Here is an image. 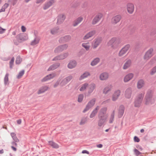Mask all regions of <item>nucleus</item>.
Listing matches in <instances>:
<instances>
[{
  "instance_id": "32",
  "label": "nucleus",
  "mask_w": 156,
  "mask_h": 156,
  "mask_svg": "<svg viewBox=\"0 0 156 156\" xmlns=\"http://www.w3.org/2000/svg\"><path fill=\"white\" fill-rule=\"evenodd\" d=\"M95 85L94 83L90 84L89 87V90L88 91V93L90 94L92 93L95 88Z\"/></svg>"
},
{
  "instance_id": "54",
  "label": "nucleus",
  "mask_w": 156,
  "mask_h": 156,
  "mask_svg": "<svg viewBox=\"0 0 156 156\" xmlns=\"http://www.w3.org/2000/svg\"><path fill=\"white\" fill-rule=\"evenodd\" d=\"M60 80H59V79L57 80V81L55 83V84L54 85V87H55V88L56 87L60 84Z\"/></svg>"
},
{
  "instance_id": "36",
  "label": "nucleus",
  "mask_w": 156,
  "mask_h": 156,
  "mask_svg": "<svg viewBox=\"0 0 156 156\" xmlns=\"http://www.w3.org/2000/svg\"><path fill=\"white\" fill-rule=\"evenodd\" d=\"M100 61V59L98 58H96L92 61L91 63V65L94 66L97 65Z\"/></svg>"
},
{
  "instance_id": "23",
  "label": "nucleus",
  "mask_w": 156,
  "mask_h": 156,
  "mask_svg": "<svg viewBox=\"0 0 156 156\" xmlns=\"http://www.w3.org/2000/svg\"><path fill=\"white\" fill-rule=\"evenodd\" d=\"M60 64L59 63H57L51 65L48 69V71L53 70L59 66Z\"/></svg>"
},
{
  "instance_id": "21",
  "label": "nucleus",
  "mask_w": 156,
  "mask_h": 156,
  "mask_svg": "<svg viewBox=\"0 0 156 156\" xmlns=\"http://www.w3.org/2000/svg\"><path fill=\"white\" fill-rule=\"evenodd\" d=\"M76 65L77 63L76 61L72 60L68 63L67 66L69 68L72 69L76 67Z\"/></svg>"
},
{
  "instance_id": "37",
  "label": "nucleus",
  "mask_w": 156,
  "mask_h": 156,
  "mask_svg": "<svg viewBox=\"0 0 156 156\" xmlns=\"http://www.w3.org/2000/svg\"><path fill=\"white\" fill-rule=\"evenodd\" d=\"M9 74L6 73L4 78V84L5 85H8L9 84Z\"/></svg>"
},
{
  "instance_id": "39",
  "label": "nucleus",
  "mask_w": 156,
  "mask_h": 156,
  "mask_svg": "<svg viewBox=\"0 0 156 156\" xmlns=\"http://www.w3.org/2000/svg\"><path fill=\"white\" fill-rule=\"evenodd\" d=\"M39 39L38 38H35L34 40L32 41L30 43V44L31 45L34 46L38 44L39 42Z\"/></svg>"
},
{
  "instance_id": "41",
  "label": "nucleus",
  "mask_w": 156,
  "mask_h": 156,
  "mask_svg": "<svg viewBox=\"0 0 156 156\" xmlns=\"http://www.w3.org/2000/svg\"><path fill=\"white\" fill-rule=\"evenodd\" d=\"M58 30L59 28L58 27L54 28L51 30V33L52 34H56L58 32Z\"/></svg>"
},
{
  "instance_id": "16",
  "label": "nucleus",
  "mask_w": 156,
  "mask_h": 156,
  "mask_svg": "<svg viewBox=\"0 0 156 156\" xmlns=\"http://www.w3.org/2000/svg\"><path fill=\"white\" fill-rule=\"evenodd\" d=\"M55 2V1L54 0H51L45 2L43 8V9L44 10H46L48 9Z\"/></svg>"
},
{
  "instance_id": "17",
  "label": "nucleus",
  "mask_w": 156,
  "mask_h": 156,
  "mask_svg": "<svg viewBox=\"0 0 156 156\" xmlns=\"http://www.w3.org/2000/svg\"><path fill=\"white\" fill-rule=\"evenodd\" d=\"M65 18L66 16L63 14L59 15L58 16L57 23L58 24L62 23L64 21Z\"/></svg>"
},
{
  "instance_id": "7",
  "label": "nucleus",
  "mask_w": 156,
  "mask_h": 156,
  "mask_svg": "<svg viewBox=\"0 0 156 156\" xmlns=\"http://www.w3.org/2000/svg\"><path fill=\"white\" fill-rule=\"evenodd\" d=\"M153 49L150 48L145 53L144 56V58L145 60H148L151 58L153 55Z\"/></svg>"
},
{
  "instance_id": "35",
  "label": "nucleus",
  "mask_w": 156,
  "mask_h": 156,
  "mask_svg": "<svg viewBox=\"0 0 156 156\" xmlns=\"http://www.w3.org/2000/svg\"><path fill=\"white\" fill-rule=\"evenodd\" d=\"M131 64V61L130 60H127L124 64L123 68L126 69L129 67Z\"/></svg>"
},
{
  "instance_id": "28",
  "label": "nucleus",
  "mask_w": 156,
  "mask_h": 156,
  "mask_svg": "<svg viewBox=\"0 0 156 156\" xmlns=\"http://www.w3.org/2000/svg\"><path fill=\"white\" fill-rule=\"evenodd\" d=\"M112 87L111 85H108L103 90V93L106 94L110 91L112 89Z\"/></svg>"
},
{
  "instance_id": "14",
  "label": "nucleus",
  "mask_w": 156,
  "mask_h": 156,
  "mask_svg": "<svg viewBox=\"0 0 156 156\" xmlns=\"http://www.w3.org/2000/svg\"><path fill=\"white\" fill-rule=\"evenodd\" d=\"M102 15L101 14L98 13L97 14L92 21V24L94 25L98 22L102 18Z\"/></svg>"
},
{
  "instance_id": "60",
  "label": "nucleus",
  "mask_w": 156,
  "mask_h": 156,
  "mask_svg": "<svg viewBox=\"0 0 156 156\" xmlns=\"http://www.w3.org/2000/svg\"><path fill=\"white\" fill-rule=\"evenodd\" d=\"M21 30L22 32H25L26 30V27L23 26H22L21 27Z\"/></svg>"
},
{
  "instance_id": "13",
  "label": "nucleus",
  "mask_w": 156,
  "mask_h": 156,
  "mask_svg": "<svg viewBox=\"0 0 156 156\" xmlns=\"http://www.w3.org/2000/svg\"><path fill=\"white\" fill-rule=\"evenodd\" d=\"M56 74L55 73L50 74L47 75L44 77L43 79H42L41 80V81L42 82H44L50 80L51 79L53 78L56 76Z\"/></svg>"
},
{
  "instance_id": "51",
  "label": "nucleus",
  "mask_w": 156,
  "mask_h": 156,
  "mask_svg": "<svg viewBox=\"0 0 156 156\" xmlns=\"http://www.w3.org/2000/svg\"><path fill=\"white\" fill-rule=\"evenodd\" d=\"M87 121V120L85 118L82 119L80 123V124L81 125L84 124Z\"/></svg>"
},
{
  "instance_id": "29",
  "label": "nucleus",
  "mask_w": 156,
  "mask_h": 156,
  "mask_svg": "<svg viewBox=\"0 0 156 156\" xmlns=\"http://www.w3.org/2000/svg\"><path fill=\"white\" fill-rule=\"evenodd\" d=\"M90 75V73L88 72H86L82 74L79 78L80 80H81L85 78H87Z\"/></svg>"
},
{
  "instance_id": "6",
  "label": "nucleus",
  "mask_w": 156,
  "mask_h": 156,
  "mask_svg": "<svg viewBox=\"0 0 156 156\" xmlns=\"http://www.w3.org/2000/svg\"><path fill=\"white\" fill-rule=\"evenodd\" d=\"M68 45L67 44H64L58 46L54 50V52L58 53L64 50H66Z\"/></svg>"
},
{
  "instance_id": "15",
  "label": "nucleus",
  "mask_w": 156,
  "mask_h": 156,
  "mask_svg": "<svg viewBox=\"0 0 156 156\" xmlns=\"http://www.w3.org/2000/svg\"><path fill=\"white\" fill-rule=\"evenodd\" d=\"M121 18V16L120 15H117L112 18V23L113 24H116L120 21Z\"/></svg>"
},
{
  "instance_id": "31",
  "label": "nucleus",
  "mask_w": 156,
  "mask_h": 156,
  "mask_svg": "<svg viewBox=\"0 0 156 156\" xmlns=\"http://www.w3.org/2000/svg\"><path fill=\"white\" fill-rule=\"evenodd\" d=\"M144 84V80L142 79L139 80L137 83V87L138 88L140 89L142 87Z\"/></svg>"
},
{
  "instance_id": "53",
  "label": "nucleus",
  "mask_w": 156,
  "mask_h": 156,
  "mask_svg": "<svg viewBox=\"0 0 156 156\" xmlns=\"http://www.w3.org/2000/svg\"><path fill=\"white\" fill-rule=\"evenodd\" d=\"M156 73V66L153 67L151 69V75H153Z\"/></svg>"
},
{
  "instance_id": "4",
  "label": "nucleus",
  "mask_w": 156,
  "mask_h": 156,
  "mask_svg": "<svg viewBox=\"0 0 156 156\" xmlns=\"http://www.w3.org/2000/svg\"><path fill=\"white\" fill-rule=\"evenodd\" d=\"M144 96V94L141 93L139 94L135 98L134 102V105L136 107L140 106Z\"/></svg>"
},
{
  "instance_id": "61",
  "label": "nucleus",
  "mask_w": 156,
  "mask_h": 156,
  "mask_svg": "<svg viewBox=\"0 0 156 156\" xmlns=\"http://www.w3.org/2000/svg\"><path fill=\"white\" fill-rule=\"evenodd\" d=\"M110 99H107V100L105 101H104L102 103L103 104H106V103H109L110 102Z\"/></svg>"
},
{
  "instance_id": "20",
  "label": "nucleus",
  "mask_w": 156,
  "mask_h": 156,
  "mask_svg": "<svg viewBox=\"0 0 156 156\" xmlns=\"http://www.w3.org/2000/svg\"><path fill=\"white\" fill-rule=\"evenodd\" d=\"M101 41V38L99 37L95 39L94 40V42L93 45V48L94 49H95L100 44Z\"/></svg>"
},
{
  "instance_id": "59",
  "label": "nucleus",
  "mask_w": 156,
  "mask_h": 156,
  "mask_svg": "<svg viewBox=\"0 0 156 156\" xmlns=\"http://www.w3.org/2000/svg\"><path fill=\"white\" fill-rule=\"evenodd\" d=\"M9 6V4L8 3H5L4 5L2 6L5 10V9L7 8Z\"/></svg>"
},
{
  "instance_id": "12",
  "label": "nucleus",
  "mask_w": 156,
  "mask_h": 156,
  "mask_svg": "<svg viewBox=\"0 0 156 156\" xmlns=\"http://www.w3.org/2000/svg\"><path fill=\"white\" fill-rule=\"evenodd\" d=\"M125 110V107L123 105L119 107L118 109V117L120 118L123 116Z\"/></svg>"
},
{
  "instance_id": "42",
  "label": "nucleus",
  "mask_w": 156,
  "mask_h": 156,
  "mask_svg": "<svg viewBox=\"0 0 156 156\" xmlns=\"http://www.w3.org/2000/svg\"><path fill=\"white\" fill-rule=\"evenodd\" d=\"M63 58L62 55L61 54L60 55L55 56L53 59L52 60L53 61H55L57 60H62L64 59Z\"/></svg>"
},
{
  "instance_id": "52",
  "label": "nucleus",
  "mask_w": 156,
  "mask_h": 156,
  "mask_svg": "<svg viewBox=\"0 0 156 156\" xmlns=\"http://www.w3.org/2000/svg\"><path fill=\"white\" fill-rule=\"evenodd\" d=\"M73 77L72 76L69 75V76L66 77L65 78L66 79V81L68 83L73 79Z\"/></svg>"
},
{
  "instance_id": "44",
  "label": "nucleus",
  "mask_w": 156,
  "mask_h": 156,
  "mask_svg": "<svg viewBox=\"0 0 156 156\" xmlns=\"http://www.w3.org/2000/svg\"><path fill=\"white\" fill-rule=\"evenodd\" d=\"M25 70H22L18 74L17 76V78L18 79L20 78L23 75L24 73Z\"/></svg>"
},
{
  "instance_id": "18",
  "label": "nucleus",
  "mask_w": 156,
  "mask_h": 156,
  "mask_svg": "<svg viewBox=\"0 0 156 156\" xmlns=\"http://www.w3.org/2000/svg\"><path fill=\"white\" fill-rule=\"evenodd\" d=\"M121 91L119 90L115 91L113 95L112 100L113 101H116L120 94Z\"/></svg>"
},
{
  "instance_id": "40",
  "label": "nucleus",
  "mask_w": 156,
  "mask_h": 156,
  "mask_svg": "<svg viewBox=\"0 0 156 156\" xmlns=\"http://www.w3.org/2000/svg\"><path fill=\"white\" fill-rule=\"evenodd\" d=\"M115 114V111L113 110L111 115L110 119L109 121V123H112L113 122L114 120Z\"/></svg>"
},
{
  "instance_id": "63",
  "label": "nucleus",
  "mask_w": 156,
  "mask_h": 156,
  "mask_svg": "<svg viewBox=\"0 0 156 156\" xmlns=\"http://www.w3.org/2000/svg\"><path fill=\"white\" fill-rule=\"evenodd\" d=\"M45 0H37L36 2L37 4H39L40 3H41L44 2Z\"/></svg>"
},
{
  "instance_id": "49",
  "label": "nucleus",
  "mask_w": 156,
  "mask_h": 156,
  "mask_svg": "<svg viewBox=\"0 0 156 156\" xmlns=\"http://www.w3.org/2000/svg\"><path fill=\"white\" fill-rule=\"evenodd\" d=\"M18 0H8V2L12 4L13 6L15 5L17 2Z\"/></svg>"
},
{
  "instance_id": "38",
  "label": "nucleus",
  "mask_w": 156,
  "mask_h": 156,
  "mask_svg": "<svg viewBox=\"0 0 156 156\" xmlns=\"http://www.w3.org/2000/svg\"><path fill=\"white\" fill-rule=\"evenodd\" d=\"M10 135L14 141L16 142H18L19 141V140L16 136V134L14 133H11Z\"/></svg>"
},
{
  "instance_id": "26",
  "label": "nucleus",
  "mask_w": 156,
  "mask_h": 156,
  "mask_svg": "<svg viewBox=\"0 0 156 156\" xmlns=\"http://www.w3.org/2000/svg\"><path fill=\"white\" fill-rule=\"evenodd\" d=\"M95 33V30H93L91 31L87 34H86L84 37L83 39L84 40H86L89 39V38L93 36Z\"/></svg>"
},
{
  "instance_id": "58",
  "label": "nucleus",
  "mask_w": 156,
  "mask_h": 156,
  "mask_svg": "<svg viewBox=\"0 0 156 156\" xmlns=\"http://www.w3.org/2000/svg\"><path fill=\"white\" fill-rule=\"evenodd\" d=\"M134 140L135 142H139L140 141V139L136 136H135L134 138Z\"/></svg>"
},
{
  "instance_id": "62",
  "label": "nucleus",
  "mask_w": 156,
  "mask_h": 156,
  "mask_svg": "<svg viewBox=\"0 0 156 156\" xmlns=\"http://www.w3.org/2000/svg\"><path fill=\"white\" fill-rule=\"evenodd\" d=\"M16 142L15 141L12 142L11 143V144L12 145V146H17V144H16Z\"/></svg>"
},
{
  "instance_id": "47",
  "label": "nucleus",
  "mask_w": 156,
  "mask_h": 156,
  "mask_svg": "<svg viewBox=\"0 0 156 156\" xmlns=\"http://www.w3.org/2000/svg\"><path fill=\"white\" fill-rule=\"evenodd\" d=\"M83 94H79L78 97V101L79 102H81L83 98Z\"/></svg>"
},
{
  "instance_id": "8",
  "label": "nucleus",
  "mask_w": 156,
  "mask_h": 156,
  "mask_svg": "<svg viewBox=\"0 0 156 156\" xmlns=\"http://www.w3.org/2000/svg\"><path fill=\"white\" fill-rule=\"evenodd\" d=\"M96 99L95 98H93L90 100L87 103L86 108L83 111V112L85 113L91 107H92L95 104Z\"/></svg>"
},
{
  "instance_id": "48",
  "label": "nucleus",
  "mask_w": 156,
  "mask_h": 156,
  "mask_svg": "<svg viewBox=\"0 0 156 156\" xmlns=\"http://www.w3.org/2000/svg\"><path fill=\"white\" fill-rule=\"evenodd\" d=\"M14 58V57L12 58L9 62V67L10 69H12L13 65Z\"/></svg>"
},
{
  "instance_id": "27",
  "label": "nucleus",
  "mask_w": 156,
  "mask_h": 156,
  "mask_svg": "<svg viewBox=\"0 0 156 156\" xmlns=\"http://www.w3.org/2000/svg\"><path fill=\"white\" fill-rule=\"evenodd\" d=\"M100 107L99 106H97L96 108L91 113L90 116V118H93L95 116L98 112V111Z\"/></svg>"
},
{
  "instance_id": "64",
  "label": "nucleus",
  "mask_w": 156,
  "mask_h": 156,
  "mask_svg": "<svg viewBox=\"0 0 156 156\" xmlns=\"http://www.w3.org/2000/svg\"><path fill=\"white\" fill-rule=\"evenodd\" d=\"M82 153L83 154L86 153L88 154H89V151L86 150H83L82 151Z\"/></svg>"
},
{
  "instance_id": "46",
  "label": "nucleus",
  "mask_w": 156,
  "mask_h": 156,
  "mask_svg": "<svg viewBox=\"0 0 156 156\" xmlns=\"http://www.w3.org/2000/svg\"><path fill=\"white\" fill-rule=\"evenodd\" d=\"M88 84L87 83H85L83 84L81 87L80 88V91H82L84 90L87 87Z\"/></svg>"
},
{
  "instance_id": "11",
  "label": "nucleus",
  "mask_w": 156,
  "mask_h": 156,
  "mask_svg": "<svg viewBox=\"0 0 156 156\" xmlns=\"http://www.w3.org/2000/svg\"><path fill=\"white\" fill-rule=\"evenodd\" d=\"M71 39V37L70 35H66L61 37L59 40V42L60 43H62L69 41Z\"/></svg>"
},
{
  "instance_id": "30",
  "label": "nucleus",
  "mask_w": 156,
  "mask_h": 156,
  "mask_svg": "<svg viewBox=\"0 0 156 156\" xmlns=\"http://www.w3.org/2000/svg\"><path fill=\"white\" fill-rule=\"evenodd\" d=\"M98 126L101 127L104 125L105 123L106 122L107 119L100 118H98Z\"/></svg>"
},
{
  "instance_id": "45",
  "label": "nucleus",
  "mask_w": 156,
  "mask_h": 156,
  "mask_svg": "<svg viewBox=\"0 0 156 156\" xmlns=\"http://www.w3.org/2000/svg\"><path fill=\"white\" fill-rule=\"evenodd\" d=\"M68 82L66 81L65 78L63 79L60 83V85L61 87H63Z\"/></svg>"
},
{
  "instance_id": "57",
  "label": "nucleus",
  "mask_w": 156,
  "mask_h": 156,
  "mask_svg": "<svg viewBox=\"0 0 156 156\" xmlns=\"http://www.w3.org/2000/svg\"><path fill=\"white\" fill-rule=\"evenodd\" d=\"M6 29L0 27V34H2L5 32Z\"/></svg>"
},
{
  "instance_id": "50",
  "label": "nucleus",
  "mask_w": 156,
  "mask_h": 156,
  "mask_svg": "<svg viewBox=\"0 0 156 156\" xmlns=\"http://www.w3.org/2000/svg\"><path fill=\"white\" fill-rule=\"evenodd\" d=\"M22 61V59L20 57H17L16 61V64H20Z\"/></svg>"
},
{
  "instance_id": "5",
  "label": "nucleus",
  "mask_w": 156,
  "mask_h": 156,
  "mask_svg": "<svg viewBox=\"0 0 156 156\" xmlns=\"http://www.w3.org/2000/svg\"><path fill=\"white\" fill-rule=\"evenodd\" d=\"M119 43V41L118 40H117L115 37H113L109 41L108 44L111 46L112 48H115L117 47Z\"/></svg>"
},
{
  "instance_id": "34",
  "label": "nucleus",
  "mask_w": 156,
  "mask_h": 156,
  "mask_svg": "<svg viewBox=\"0 0 156 156\" xmlns=\"http://www.w3.org/2000/svg\"><path fill=\"white\" fill-rule=\"evenodd\" d=\"M49 144L53 148H58L59 147L58 145L54 142L50 141L48 142Z\"/></svg>"
},
{
  "instance_id": "10",
  "label": "nucleus",
  "mask_w": 156,
  "mask_h": 156,
  "mask_svg": "<svg viewBox=\"0 0 156 156\" xmlns=\"http://www.w3.org/2000/svg\"><path fill=\"white\" fill-rule=\"evenodd\" d=\"M132 93V88L128 87L126 90L125 93V96L126 98L129 99L130 98Z\"/></svg>"
},
{
  "instance_id": "25",
  "label": "nucleus",
  "mask_w": 156,
  "mask_h": 156,
  "mask_svg": "<svg viewBox=\"0 0 156 156\" xmlns=\"http://www.w3.org/2000/svg\"><path fill=\"white\" fill-rule=\"evenodd\" d=\"M83 17L81 16L78 17L74 21L73 26L74 27L76 26L83 20Z\"/></svg>"
},
{
  "instance_id": "33",
  "label": "nucleus",
  "mask_w": 156,
  "mask_h": 156,
  "mask_svg": "<svg viewBox=\"0 0 156 156\" xmlns=\"http://www.w3.org/2000/svg\"><path fill=\"white\" fill-rule=\"evenodd\" d=\"M48 87L46 86H44L42 87L38 90V94H40L44 93L48 90Z\"/></svg>"
},
{
  "instance_id": "22",
  "label": "nucleus",
  "mask_w": 156,
  "mask_h": 156,
  "mask_svg": "<svg viewBox=\"0 0 156 156\" xmlns=\"http://www.w3.org/2000/svg\"><path fill=\"white\" fill-rule=\"evenodd\" d=\"M108 74L107 73H101L99 76L100 79L101 80H107L108 77Z\"/></svg>"
},
{
  "instance_id": "9",
  "label": "nucleus",
  "mask_w": 156,
  "mask_h": 156,
  "mask_svg": "<svg viewBox=\"0 0 156 156\" xmlns=\"http://www.w3.org/2000/svg\"><path fill=\"white\" fill-rule=\"evenodd\" d=\"M130 47L129 44H127L123 48L119 51V56H121L123 55L128 50Z\"/></svg>"
},
{
  "instance_id": "43",
  "label": "nucleus",
  "mask_w": 156,
  "mask_h": 156,
  "mask_svg": "<svg viewBox=\"0 0 156 156\" xmlns=\"http://www.w3.org/2000/svg\"><path fill=\"white\" fill-rule=\"evenodd\" d=\"M82 46L86 50H89L90 46L89 43H84L82 44Z\"/></svg>"
},
{
  "instance_id": "1",
  "label": "nucleus",
  "mask_w": 156,
  "mask_h": 156,
  "mask_svg": "<svg viewBox=\"0 0 156 156\" xmlns=\"http://www.w3.org/2000/svg\"><path fill=\"white\" fill-rule=\"evenodd\" d=\"M16 39L13 40L14 44L18 45L19 43L26 41L28 39L27 35L24 33H20L16 37Z\"/></svg>"
},
{
  "instance_id": "3",
  "label": "nucleus",
  "mask_w": 156,
  "mask_h": 156,
  "mask_svg": "<svg viewBox=\"0 0 156 156\" xmlns=\"http://www.w3.org/2000/svg\"><path fill=\"white\" fill-rule=\"evenodd\" d=\"M107 108L104 107L101 108L98 114V118L104 119H107L108 116L107 114Z\"/></svg>"
},
{
  "instance_id": "19",
  "label": "nucleus",
  "mask_w": 156,
  "mask_h": 156,
  "mask_svg": "<svg viewBox=\"0 0 156 156\" xmlns=\"http://www.w3.org/2000/svg\"><path fill=\"white\" fill-rule=\"evenodd\" d=\"M127 10L128 12L131 14L133 12L134 6L131 3H129L127 5Z\"/></svg>"
},
{
  "instance_id": "55",
  "label": "nucleus",
  "mask_w": 156,
  "mask_h": 156,
  "mask_svg": "<svg viewBox=\"0 0 156 156\" xmlns=\"http://www.w3.org/2000/svg\"><path fill=\"white\" fill-rule=\"evenodd\" d=\"M134 151L136 155L137 156H138L141 154V153L139 151H138L137 149L136 148H135L134 149Z\"/></svg>"
},
{
  "instance_id": "2",
  "label": "nucleus",
  "mask_w": 156,
  "mask_h": 156,
  "mask_svg": "<svg viewBox=\"0 0 156 156\" xmlns=\"http://www.w3.org/2000/svg\"><path fill=\"white\" fill-rule=\"evenodd\" d=\"M152 96L151 90H148L145 96V104L146 105H152L154 103L155 99L153 98Z\"/></svg>"
},
{
  "instance_id": "24",
  "label": "nucleus",
  "mask_w": 156,
  "mask_h": 156,
  "mask_svg": "<svg viewBox=\"0 0 156 156\" xmlns=\"http://www.w3.org/2000/svg\"><path fill=\"white\" fill-rule=\"evenodd\" d=\"M133 76V74L130 73L127 75L124 78V81L125 82H127L131 80Z\"/></svg>"
},
{
  "instance_id": "56",
  "label": "nucleus",
  "mask_w": 156,
  "mask_h": 156,
  "mask_svg": "<svg viewBox=\"0 0 156 156\" xmlns=\"http://www.w3.org/2000/svg\"><path fill=\"white\" fill-rule=\"evenodd\" d=\"M62 55V57L63 58V59H64L65 58H66L69 55V54L68 52H66L65 53Z\"/></svg>"
}]
</instances>
